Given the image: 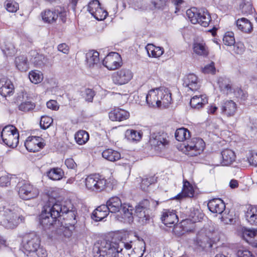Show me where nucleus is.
Here are the masks:
<instances>
[{"instance_id":"obj_35","label":"nucleus","mask_w":257,"mask_h":257,"mask_svg":"<svg viewBox=\"0 0 257 257\" xmlns=\"http://www.w3.org/2000/svg\"><path fill=\"white\" fill-rule=\"evenodd\" d=\"M102 156L104 159L111 162L117 161L121 158L120 154L118 152L109 149L103 151Z\"/></svg>"},{"instance_id":"obj_58","label":"nucleus","mask_w":257,"mask_h":257,"mask_svg":"<svg viewBox=\"0 0 257 257\" xmlns=\"http://www.w3.org/2000/svg\"><path fill=\"white\" fill-rule=\"evenodd\" d=\"M236 255L237 257H254L250 251L243 249H239L236 253Z\"/></svg>"},{"instance_id":"obj_54","label":"nucleus","mask_w":257,"mask_h":257,"mask_svg":"<svg viewBox=\"0 0 257 257\" xmlns=\"http://www.w3.org/2000/svg\"><path fill=\"white\" fill-rule=\"evenodd\" d=\"M35 104L30 101H25L22 102L19 106L20 110L23 111H29L34 108Z\"/></svg>"},{"instance_id":"obj_8","label":"nucleus","mask_w":257,"mask_h":257,"mask_svg":"<svg viewBox=\"0 0 257 257\" xmlns=\"http://www.w3.org/2000/svg\"><path fill=\"white\" fill-rule=\"evenodd\" d=\"M24 220V217L19 216L11 210L7 209L0 213V224L7 229L15 228Z\"/></svg>"},{"instance_id":"obj_48","label":"nucleus","mask_w":257,"mask_h":257,"mask_svg":"<svg viewBox=\"0 0 257 257\" xmlns=\"http://www.w3.org/2000/svg\"><path fill=\"white\" fill-rule=\"evenodd\" d=\"M223 41L224 44L227 46L234 45L235 43L234 34L231 32L226 33L223 38Z\"/></svg>"},{"instance_id":"obj_45","label":"nucleus","mask_w":257,"mask_h":257,"mask_svg":"<svg viewBox=\"0 0 257 257\" xmlns=\"http://www.w3.org/2000/svg\"><path fill=\"white\" fill-rule=\"evenodd\" d=\"M47 59L42 54H37L33 60L34 65L39 68H42L46 63Z\"/></svg>"},{"instance_id":"obj_10","label":"nucleus","mask_w":257,"mask_h":257,"mask_svg":"<svg viewBox=\"0 0 257 257\" xmlns=\"http://www.w3.org/2000/svg\"><path fill=\"white\" fill-rule=\"evenodd\" d=\"M43 20L48 23L55 22L58 17L62 23H64L67 19V12L64 8L57 7L54 10L47 9L42 12Z\"/></svg>"},{"instance_id":"obj_30","label":"nucleus","mask_w":257,"mask_h":257,"mask_svg":"<svg viewBox=\"0 0 257 257\" xmlns=\"http://www.w3.org/2000/svg\"><path fill=\"white\" fill-rule=\"evenodd\" d=\"M208 102V100L205 95H195L190 100V104L192 108L200 109Z\"/></svg>"},{"instance_id":"obj_56","label":"nucleus","mask_w":257,"mask_h":257,"mask_svg":"<svg viewBox=\"0 0 257 257\" xmlns=\"http://www.w3.org/2000/svg\"><path fill=\"white\" fill-rule=\"evenodd\" d=\"M14 177L10 178L8 176H3L0 177V186L2 187H8L11 185V180Z\"/></svg>"},{"instance_id":"obj_52","label":"nucleus","mask_w":257,"mask_h":257,"mask_svg":"<svg viewBox=\"0 0 257 257\" xmlns=\"http://www.w3.org/2000/svg\"><path fill=\"white\" fill-rule=\"evenodd\" d=\"M82 95L87 102H92L94 96L95 95L94 91L90 88H86L82 92Z\"/></svg>"},{"instance_id":"obj_3","label":"nucleus","mask_w":257,"mask_h":257,"mask_svg":"<svg viewBox=\"0 0 257 257\" xmlns=\"http://www.w3.org/2000/svg\"><path fill=\"white\" fill-rule=\"evenodd\" d=\"M119 248L118 243L103 239L95 243L93 251L94 253L99 254L98 257H115Z\"/></svg>"},{"instance_id":"obj_5","label":"nucleus","mask_w":257,"mask_h":257,"mask_svg":"<svg viewBox=\"0 0 257 257\" xmlns=\"http://www.w3.org/2000/svg\"><path fill=\"white\" fill-rule=\"evenodd\" d=\"M186 15L192 24L198 23L204 27H207L211 21L210 14L204 9H198L195 7L191 8L187 10Z\"/></svg>"},{"instance_id":"obj_24","label":"nucleus","mask_w":257,"mask_h":257,"mask_svg":"<svg viewBox=\"0 0 257 257\" xmlns=\"http://www.w3.org/2000/svg\"><path fill=\"white\" fill-rule=\"evenodd\" d=\"M212 242V239L202 231L198 232L197 234L195 240L196 244L203 248L211 247Z\"/></svg>"},{"instance_id":"obj_57","label":"nucleus","mask_w":257,"mask_h":257,"mask_svg":"<svg viewBox=\"0 0 257 257\" xmlns=\"http://www.w3.org/2000/svg\"><path fill=\"white\" fill-rule=\"evenodd\" d=\"M167 0H152V4L157 9H163L166 6Z\"/></svg>"},{"instance_id":"obj_18","label":"nucleus","mask_w":257,"mask_h":257,"mask_svg":"<svg viewBox=\"0 0 257 257\" xmlns=\"http://www.w3.org/2000/svg\"><path fill=\"white\" fill-rule=\"evenodd\" d=\"M14 86L11 81L6 77L0 78V94L4 97L12 95Z\"/></svg>"},{"instance_id":"obj_64","label":"nucleus","mask_w":257,"mask_h":257,"mask_svg":"<svg viewBox=\"0 0 257 257\" xmlns=\"http://www.w3.org/2000/svg\"><path fill=\"white\" fill-rule=\"evenodd\" d=\"M248 161L250 165L254 166H257V154L252 155L248 158Z\"/></svg>"},{"instance_id":"obj_51","label":"nucleus","mask_w":257,"mask_h":257,"mask_svg":"<svg viewBox=\"0 0 257 257\" xmlns=\"http://www.w3.org/2000/svg\"><path fill=\"white\" fill-rule=\"evenodd\" d=\"M107 15L108 13L107 11L100 7L98 8L97 11L95 12V13L92 16H93L95 19L98 21H101L104 20Z\"/></svg>"},{"instance_id":"obj_47","label":"nucleus","mask_w":257,"mask_h":257,"mask_svg":"<svg viewBox=\"0 0 257 257\" xmlns=\"http://www.w3.org/2000/svg\"><path fill=\"white\" fill-rule=\"evenodd\" d=\"M7 10L11 13H15L19 9V4L14 0H7L5 3Z\"/></svg>"},{"instance_id":"obj_49","label":"nucleus","mask_w":257,"mask_h":257,"mask_svg":"<svg viewBox=\"0 0 257 257\" xmlns=\"http://www.w3.org/2000/svg\"><path fill=\"white\" fill-rule=\"evenodd\" d=\"M53 119L49 116H43L41 117L40 120V126L43 130L48 128L53 123Z\"/></svg>"},{"instance_id":"obj_19","label":"nucleus","mask_w":257,"mask_h":257,"mask_svg":"<svg viewBox=\"0 0 257 257\" xmlns=\"http://www.w3.org/2000/svg\"><path fill=\"white\" fill-rule=\"evenodd\" d=\"M99 53L94 50L89 51L86 54V63L90 69L97 68L100 65Z\"/></svg>"},{"instance_id":"obj_46","label":"nucleus","mask_w":257,"mask_h":257,"mask_svg":"<svg viewBox=\"0 0 257 257\" xmlns=\"http://www.w3.org/2000/svg\"><path fill=\"white\" fill-rule=\"evenodd\" d=\"M29 77L31 81L35 84L39 83L43 80L42 74L37 71H31L29 73Z\"/></svg>"},{"instance_id":"obj_23","label":"nucleus","mask_w":257,"mask_h":257,"mask_svg":"<svg viewBox=\"0 0 257 257\" xmlns=\"http://www.w3.org/2000/svg\"><path fill=\"white\" fill-rule=\"evenodd\" d=\"M129 116L128 111L118 107L114 108L109 113V117L112 121H123L128 118Z\"/></svg>"},{"instance_id":"obj_53","label":"nucleus","mask_w":257,"mask_h":257,"mask_svg":"<svg viewBox=\"0 0 257 257\" xmlns=\"http://www.w3.org/2000/svg\"><path fill=\"white\" fill-rule=\"evenodd\" d=\"M194 215H193V213H191V216L192 217L191 220H187L184 221L182 222L181 226H184L186 225V224L188 223L189 221H192L193 222H197L200 221L201 219L203 217V214L200 213L198 211H197L196 212L194 213Z\"/></svg>"},{"instance_id":"obj_13","label":"nucleus","mask_w":257,"mask_h":257,"mask_svg":"<svg viewBox=\"0 0 257 257\" xmlns=\"http://www.w3.org/2000/svg\"><path fill=\"white\" fill-rule=\"evenodd\" d=\"M133 77V73L127 68H122L114 72L112 76L113 82L118 85L127 83Z\"/></svg>"},{"instance_id":"obj_16","label":"nucleus","mask_w":257,"mask_h":257,"mask_svg":"<svg viewBox=\"0 0 257 257\" xmlns=\"http://www.w3.org/2000/svg\"><path fill=\"white\" fill-rule=\"evenodd\" d=\"M205 147L204 141L200 138H193L185 146L187 151L192 152L191 156H197L203 152Z\"/></svg>"},{"instance_id":"obj_31","label":"nucleus","mask_w":257,"mask_h":257,"mask_svg":"<svg viewBox=\"0 0 257 257\" xmlns=\"http://www.w3.org/2000/svg\"><path fill=\"white\" fill-rule=\"evenodd\" d=\"M245 217L250 224L257 225V206H250L248 207Z\"/></svg>"},{"instance_id":"obj_33","label":"nucleus","mask_w":257,"mask_h":257,"mask_svg":"<svg viewBox=\"0 0 257 257\" xmlns=\"http://www.w3.org/2000/svg\"><path fill=\"white\" fill-rule=\"evenodd\" d=\"M15 63L17 69L21 72H26L29 68L27 58L24 55L16 57Z\"/></svg>"},{"instance_id":"obj_63","label":"nucleus","mask_w":257,"mask_h":257,"mask_svg":"<svg viewBox=\"0 0 257 257\" xmlns=\"http://www.w3.org/2000/svg\"><path fill=\"white\" fill-rule=\"evenodd\" d=\"M58 50L64 54H67L69 52V47L65 43L60 44L58 46Z\"/></svg>"},{"instance_id":"obj_40","label":"nucleus","mask_w":257,"mask_h":257,"mask_svg":"<svg viewBox=\"0 0 257 257\" xmlns=\"http://www.w3.org/2000/svg\"><path fill=\"white\" fill-rule=\"evenodd\" d=\"M89 134L85 131L80 130L75 135V141L80 145L85 144L89 140Z\"/></svg>"},{"instance_id":"obj_22","label":"nucleus","mask_w":257,"mask_h":257,"mask_svg":"<svg viewBox=\"0 0 257 257\" xmlns=\"http://www.w3.org/2000/svg\"><path fill=\"white\" fill-rule=\"evenodd\" d=\"M183 85L192 91H196L199 89L200 85L198 83V78L194 74H189L184 77Z\"/></svg>"},{"instance_id":"obj_44","label":"nucleus","mask_w":257,"mask_h":257,"mask_svg":"<svg viewBox=\"0 0 257 257\" xmlns=\"http://www.w3.org/2000/svg\"><path fill=\"white\" fill-rule=\"evenodd\" d=\"M256 230L247 229L246 228L242 229V237L247 242L249 243L252 238H253Z\"/></svg>"},{"instance_id":"obj_61","label":"nucleus","mask_w":257,"mask_h":257,"mask_svg":"<svg viewBox=\"0 0 257 257\" xmlns=\"http://www.w3.org/2000/svg\"><path fill=\"white\" fill-rule=\"evenodd\" d=\"M65 164L68 169H76L77 168V164L72 158L66 159Z\"/></svg>"},{"instance_id":"obj_25","label":"nucleus","mask_w":257,"mask_h":257,"mask_svg":"<svg viewBox=\"0 0 257 257\" xmlns=\"http://www.w3.org/2000/svg\"><path fill=\"white\" fill-rule=\"evenodd\" d=\"M109 212L107 206L102 204L93 211L91 218L95 221H99L105 218L108 215Z\"/></svg>"},{"instance_id":"obj_55","label":"nucleus","mask_w":257,"mask_h":257,"mask_svg":"<svg viewBox=\"0 0 257 257\" xmlns=\"http://www.w3.org/2000/svg\"><path fill=\"white\" fill-rule=\"evenodd\" d=\"M234 93L236 97L243 100H245L248 96L247 93L240 88H236Z\"/></svg>"},{"instance_id":"obj_2","label":"nucleus","mask_w":257,"mask_h":257,"mask_svg":"<svg viewBox=\"0 0 257 257\" xmlns=\"http://www.w3.org/2000/svg\"><path fill=\"white\" fill-rule=\"evenodd\" d=\"M24 250L28 253H36L39 257H45L47 251L41 246L40 237L34 232L25 234L22 240Z\"/></svg>"},{"instance_id":"obj_32","label":"nucleus","mask_w":257,"mask_h":257,"mask_svg":"<svg viewBox=\"0 0 257 257\" xmlns=\"http://www.w3.org/2000/svg\"><path fill=\"white\" fill-rule=\"evenodd\" d=\"M236 24L238 29L244 33H249L252 29L251 23L244 18L238 19Z\"/></svg>"},{"instance_id":"obj_60","label":"nucleus","mask_w":257,"mask_h":257,"mask_svg":"<svg viewBox=\"0 0 257 257\" xmlns=\"http://www.w3.org/2000/svg\"><path fill=\"white\" fill-rule=\"evenodd\" d=\"M221 215V221L224 222L226 224L231 223L233 220V218L231 215H229L228 213H226V211H224Z\"/></svg>"},{"instance_id":"obj_37","label":"nucleus","mask_w":257,"mask_h":257,"mask_svg":"<svg viewBox=\"0 0 257 257\" xmlns=\"http://www.w3.org/2000/svg\"><path fill=\"white\" fill-rule=\"evenodd\" d=\"M64 175V172L60 168H53L47 172L48 177L53 180H60Z\"/></svg>"},{"instance_id":"obj_29","label":"nucleus","mask_w":257,"mask_h":257,"mask_svg":"<svg viewBox=\"0 0 257 257\" xmlns=\"http://www.w3.org/2000/svg\"><path fill=\"white\" fill-rule=\"evenodd\" d=\"M158 88L150 90L146 97V102L149 106L151 107H159L158 99Z\"/></svg>"},{"instance_id":"obj_59","label":"nucleus","mask_w":257,"mask_h":257,"mask_svg":"<svg viewBox=\"0 0 257 257\" xmlns=\"http://www.w3.org/2000/svg\"><path fill=\"white\" fill-rule=\"evenodd\" d=\"M203 72L204 73L214 74L215 72L214 63L212 62L210 64L205 66L203 69Z\"/></svg>"},{"instance_id":"obj_1","label":"nucleus","mask_w":257,"mask_h":257,"mask_svg":"<svg viewBox=\"0 0 257 257\" xmlns=\"http://www.w3.org/2000/svg\"><path fill=\"white\" fill-rule=\"evenodd\" d=\"M76 209L62 205L60 202L56 201L55 199L50 198L44 206L40 216V223L45 230L54 228L56 230L59 227L68 228L70 231L69 235L74 229L77 223Z\"/></svg>"},{"instance_id":"obj_38","label":"nucleus","mask_w":257,"mask_h":257,"mask_svg":"<svg viewBox=\"0 0 257 257\" xmlns=\"http://www.w3.org/2000/svg\"><path fill=\"white\" fill-rule=\"evenodd\" d=\"M176 139L180 142L188 140L190 138V133L189 130L184 127L177 129L175 134Z\"/></svg>"},{"instance_id":"obj_12","label":"nucleus","mask_w":257,"mask_h":257,"mask_svg":"<svg viewBox=\"0 0 257 257\" xmlns=\"http://www.w3.org/2000/svg\"><path fill=\"white\" fill-rule=\"evenodd\" d=\"M149 143L155 150L161 151L169 145L167 134L164 132L152 133L150 136Z\"/></svg>"},{"instance_id":"obj_34","label":"nucleus","mask_w":257,"mask_h":257,"mask_svg":"<svg viewBox=\"0 0 257 257\" xmlns=\"http://www.w3.org/2000/svg\"><path fill=\"white\" fill-rule=\"evenodd\" d=\"M149 57H159L164 53L163 47H156L153 44H148L146 47Z\"/></svg>"},{"instance_id":"obj_17","label":"nucleus","mask_w":257,"mask_h":257,"mask_svg":"<svg viewBox=\"0 0 257 257\" xmlns=\"http://www.w3.org/2000/svg\"><path fill=\"white\" fill-rule=\"evenodd\" d=\"M159 107H168L172 102V94L168 88L162 87L158 88Z\"/></svg>"},{"instance_id":"obj_14","label":"nucleus","mask_w":257,"mask_h":257,"mask_svg":"<svg viewBox=\"0 0 257 257\" xmlns=\"http://www.w3.org/2000/svg\"><path fill=\"white\" fill-rule=\"evenodd\" d=\"M102 63L108 70H115L121 66V58L118 53L111 52L104 58Z\"/></svg>"},{"instance_id":"obj_21","label":"nucleus","mask_w":257,"mask_h":257,"mask_svg":"<svg viewBox=\"0 0 257 257\" xmlns=\"http://www.w3.org/2000/svg\"><path fill=\"white\" fill-rule=\"evenodd\" d=\"M221 113L227 117L233 116L237 110V105L233 100H226L220 106Z\"/></svg>"},{"instance_id":"obj_43","label":"nucleus","mask_w":257,"mask_h":257,"mask_svg":"<svg viewBox=\"0 0 257 257\" xmlns=\"http://www.w3.org/2000/svg\"><path fill=\"white\" fill-rule=\"evenodd\" d=\"M194 190L192 186L188 187H183L182 192L175 196V198L180 200L186 197H192L194 194Z\"/></svg>"},{"instance_id":"obj_50","label":"nucleus","mask_w":257,"mask_h":257,"mask_svg":"<svg viewBox=\"0 0 257 257\" xmlns=\"http://www.w3.org/2000/svg\"><path fill=\"white\" fill-rule=\"evenodd\" d=\"M100 4L98 0L91 1L88 5L87 10L92 16L95 11L100 8Z\"/></svg>"},{"instance_id":"obj_42","label":"nucleus","mask_w":257,"mask_h":257,"mask_svg":"<svg viewBox=\"0 0 257 257\" xmlns=\"http://www.w3.org/2000/svg\"><path fill=\"white\" fill-rule=\"evenodd\" d=\"M157 178L154 176L143 178L141 183V189L143 191H146L150 185L157 182Z\"/></svg>"},{"instance_id":"obj_28","label":"nucleus","mask_w":257,"mask_h":257,"mask_svg":"<svg viewBox=\"0 0 257 257\" xmlns=\"http://www.w3.org/2000/svg\"><path fill=\"white\" fill-rule=\"evenodd\" d=\"M222 161L221 164L222 166H228L231 165L235 160L236 156L235 153L230 149H225L221 152Z\"/></svg>"},{"instance_id":"obj_9","label":"nucleus","mask_w":257,"mask_h":257,"mask_svg":"<svg viewBox=\"0 0 257 257\" xmlns=\"http://www.w3.org/2000/svg\"><path fill=\"white\" fill-rule=\"evenodd\" d=\"M150 214V201L148 199L142 200L136 206L135 215L138 222L141 225H145L149 222Z\"/></svg>"},{"instance_id":"obj_41","label":"nucleus","mask_w":257,"mask_h":257,"mask_svg":"<svg viewBox=\"0 0 257 257\" xmlns=\"http://www.w3.org/2000/svg\"><path fill=\"white\" fill-rule=\"evenodd\" d=\"M142 133L134 130H128L126 131L125 136L132 141H139L142 138Z\"/></svg>"},{"instance_id":"obj_6","label":"nucleus","mask_w":257,"mask_h":257,"mask_svg":"<svg viewBox=\"0 0 257 257\" xmlns=\"http://www.w3.org/2000/svg\"><path fill=\"white\" fill-rule=\"evenodd\" d=\"M16 188L20 198L24 200L36 198L39 194L38 188L23 179L18 182Z\"/></svg>"},{"instance_id":"obj_39","label":"nucleus","mask_w":257,"mask_h":257,"mask_svg":"<svg viewBox=\"0 0 257 257\" xmlns=\"http://www.w3.org/2000/svg\"><path fill=\"white\" fill-rule=\"evenodd\" d=\"M193 50L198 55L206 56L208 54V49L204 43L195 42L193 44Z\"/></svg>"},{"instance_id":"obj_7","label":"nucleus","mask_w":257,"mask_h":257,"mask_svg":"<svg viewBox=\"0 0 257 257\" xmlns=\"http://www.w3.org/2000/svg\"><path fill=\"white\" fill-rule=\"evenodd\" d=\"M1 141L7 146L15 148L17 147L19 142V133L17 128L13 125L5 126L1 134Z\"/></svg>"},{"instance_id":"obj_62","label":"nucleus","mask_w":257,"mask_h":257,"mask_svg":"<svg viewBox=\"0 0 257 257\" xmlns=\"http://www.w3.org/2000/svg\"><path fill=\"white\" fill-rule=\"evenodd\" d=\"M47 106L52 110H57L59 108L58 103L56 100H50L47 102Z\"/></svg>"},{"instance_id":"obj_4","label":"nucleus","mask_w":257,"mask_h":257,"mask_svg":"<svg viewBox=\"0 0 257 257\" xmlns=\"http://www.w3.org/2000/svg\"><path fill=\"white\" fill-rule=\"evenodd\" d=\"M161 219L167 227H172L173 226V231L178 236L183 235L185 232L192 231V229H188L186 227H184L182 230H179L181 229V226H175L179 219L175 210L164 209L161 215Z\"/></svg>"},{"instance_id":"obj_11","label":"nucleus","mask_w":257,"mask_h":257,"mask_svg":"<svg viewBox=\"0 0 257 257\" xmlns=\"http://www.w3.org/2000/svg\"><path fill=\"white\" fill-rule=\"evenodd\" d=\"M86 187L89 190L101 192L106 187V180L99 174H95L88 176L85 180Z\"/></svg>"},{"instance_id":"obj_20","label":"nucleus","mask_w":257,"mask_h":257,"mask_svg":"<svg viewBox=\"0 0 257 257\" xmlns=\"http://www.w3.org/2000/svg\"><path fill=\"white\" fill-rule=\"evenodd\" d=\"M207 206L211 212L219 214H222L225 209V203L220 198H214L209 200Z\"/></svg>"},{"instance_id":"obj_26","label":"nucleus","mask_w":257,"mask_h":257,"mask_svg":"<svg viewBox=\"0 0 257 257\" xmlns=\"http://www.w3.org/2000/svg\"><path fill=\"white\" fill-rule=\"evenodd\" d=\"M121 221L131 223L134 220L133 210L134 207L127 204H123L121 208Z\"/></svg>"},{"instance_id":"obj_36","label":"nucleus","mask_w":257,"mask_h":257,"mask_svg":"<svg viewBox=\"0 0 257 257\" xmlns=\"http://www.w3.org/2000/svg\"><path fill=\"white\" fill-rule=\"evenodd\" d=\"M217 83L220 91L224 93L228 94L231 92V86L228 79L225 77H219Z\"/></svg>"},{"instance_id":"obj_27","label":"nucleus","mask_w":257,"mask_h":257,"mask_svg":"<svg viewBox=\"0 0 257 257\" xmlns=\"http://www.w3.org/2000/svg\"><path fill=\"white\" fill-rule=\"evenodd\" d=\"M122 205L118 197H112L107 201L105 206L108 207L109 212L116 213L120 210Z\"/></svg>"},{"instance_id":"obj_15","label":"nucleus","mask_w":257,"mask_h":257,"mask_svg":"<svg viewBox=\"0 0 257 257\" xmlns=\"http://www.w3.org/2000/svg\"><path fill=\"white\" fill-rule=\"evenodd\" d=\"M45 146L44 140L40 137L30 136L25 142V146L30 152H39Z\"/></svg>"}]
</instances>
